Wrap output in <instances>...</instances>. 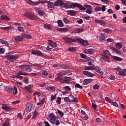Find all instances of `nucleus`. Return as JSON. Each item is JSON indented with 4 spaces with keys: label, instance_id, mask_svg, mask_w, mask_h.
Returning a JSON list of instances; mask_svg holds the SVG:
<instances>
[{
    "label": "nucleus",
    "instance_id": "obj_26",
    "mask_svg": "<svg viewBox=\"0 0 126 126\" xmlns=\"http://www.w3.org/2000/svg\"><path fill=\"white\" fill-rule=\"evenodd\" d=\"M31 65L27 64V66L26 67L25 71H28L30 72V71H32V68H31Z\"/></svg>",
    "mask_w": 126,
    "mask_h": 126
},
{
    "label": "nucleus",
    "instance_id": "obj_31",
    "mask_svg": "<svg viewBox=\"0 0 126 126\" xmlns=\"http://www.w3.org/2000/svg\"><path fill=\"white\" fill-rule=\"evenodd\" d=\"M44 28H46V29H48V30H51L52 29V27L51 26V25L49 24H45L44 25Z\"/></svg>",
    "mask_w": 126,
    "mask_h": 126
},
{
    "label": "nucleus",
    "instance_id": "obj_16",
    "mask_svg": "<svg viewBox=\"0 0 126 126\" xmlns=\"http://www.w3.org/2000/svg\"><path fill=\"white\" fill-rule=\"evenodd\" d=\"M93 81V80L91 79H86L84 80L83 84V85H87L89 83H91Z\"/></svg>",
    "mask_w": 126,
    "mask_h": 126
},
{
    "label": "nucleus",
    "instance_id": "obj_61",
    "mask_svg": "<svg viewBox=\"0 0 126 126\" xmlns=\"http://www.w3.org/2000/svg\"><path fill=\"white\" fill-rule=\"evenodd\" d=\"M86 70H90V69H93V66H87L85 67Z\"/></svg>",
    "mask_w": 126,
    "mask_h": 126
},
{
    "label": "nucleus",
    "instance_id": "obj_2",
    "mask_svg": "<svg viewBox=\"0 0 126 126\" xmlns=\"http://www.w3.org/2000/svg\"><path fill=\"white\" fill-rule=\"evenodd\" d=\"M23 15L26 16V17H28V18H29L30 19H32V20H38L37 16L31 13V12L27 11L24 14H23Z\"/></svg>",
    "mask_w": 126,
    "mask_h": 126
},
{
    "label": "nucleus",
    "instance_id": "obj_24",
    "mask_svg": "<svg viewBox=\"0 0 126 126\" xmlns=\"http://www.w3.org/2000/svg\"><path fill=\"white\" fill-rule=\"evenodd\" d=\"M79 6V3H71L70 8H75V7H78Z\"/></svg>",
    "mask_w": 126,
    "mask_h": 126
},
{
    "label": "nucleus",
    "instance_id": "obj_30",
    "mask_svg": "<svg viewBox=\"0 0 126 126\" xmlns=\"http://www.w3.org/2000/svg\"><path fill=\"white\" fill-rule=\"evenodd\" d=\"M53 43H49V46L47 47L46 50L50 51L52 50V49H53Z\"/></svg>",
    "mask_w": 126,
    "mask_h": 126
},
{
    "label": "nucleus",
    "instance_id": "obj_39",
    "mask_svg": "<svg viewBox=\"0 0 126 126\" xmlns=\"http://www.w3.org/2000/svg\"><path fill=\"white\" fill-rule=\"evenodd\" d=\"M76 41L80 44H82V42H83V39L82 38H77L75 39V42Z\"/></svg>",
    "mask_w": 126,
    "mask_h": 126
},
{
    "label": "nucleus",
    "instance_id": "obj_57",
    "mask_svg": "<svg viewBox=\"0 0 126 126\" xmlns=\"http://www.w3.org/2000/svg\"><path fill=\"white\" fill-rule=\"evenodd\" d=\"M105 99L106 100V101H107V102H108V103H112V100H111L110 98H109V97L106 96L105 97Z\"/></svg>",
    "mask_w": 126,
    "mask_h": 126
},
{
    "label": "nucleus",
    "instance_id": "obj_44",
    "mask_svg": "<svg viewBox=\"0 0 126 126\" xmlns=\"http://www.w3.org/2000/svg\"><path fill=\"white\" fill-rule=\"evenodd\" d=\"M70 96L72 97V98H73V100H72V102H74V103H77V102H78L76 97H74V96L72 95V94H70Z\"/></svg>",
    "mask_w": 126,
    "mask_h": 126
},
{
    "label": "nucleus",
    "instance_id": "obj_21",
    "mask_svg": "<svg viewBox=\"0 0 126 126\" xmlns=\"http://www.w3.org/2000/svg\"><path fill=\"white\" fill-rule=\"evenodd\" d=\"M36 12H38L39 15H41V16L45 15V12H44V11H42V10L39 8L36 9Z\"/></svg>",
    "mask_w": 126,
    "mask_h": 126
},
{
    "label": "nucleus",
    "instance_id": "obj_64",
    "mask_svg": "<svg viewBox=\"0 0 126 126\" xmlns=\"http://www.w3.org/2000/svg\"><path fill=\"white\" fill-rule=\"evenodd\" d=\"M9 126V123H8V122L6 121L5 122H4L2 126Z\"/></svg>",
    "mask_w": 126,
    "mask_h": 126
},
{
    "label": "nucleus",
    "instance_id": "obj_54",
    "mask_svg": "<svg viewBox=\"0 0 126 126\" xmlns=\"http://www.w3.org/2000/svg\"><path fill=\"white\" fill-rule=\"evenodd\" d=\"M64 5V6H65V8H70V6H71V4H67V3H64L63 4Z\"/></svg>",
    "mask_w": 126,
    "mask_h": 126
},
{
    "label": "nucleus",
    "instance_id": "obj_17",
    "mask_svg": "<svg viewBox=\"0 0 126 126\" xmlns=\"http://www.w3.org/2000/svg\"><path fill=\"white\" fill-rule=\"evenodd\" d=\"M24 37L22 36H17L15 38V40L16 42H22L24 40Z\"/></svg>",
    "mask_w": 126,
    "mask_h": 126
},
{
    "label": "nucleus",
    "instance_id": "obj_9",
    "mask_svg": "<svg viewBox=\"0 0 126 126\" xmlns=\"http://www.w3.org/2000/svg\"><path fill=\"white\" fill-rule=\"evenodd\" d=\"M8 92L11 94H13L14 95H16L17 94V88L16 87H14L13 89H8Z\"/></svg>",
    "mask_w": 126,
    "mask_h": 126
},
{
    "label": "nucleus",
    "instance_id": "obj_38",
    "mask_svg": "<svg viewBox=\"0 0 126 126\" xmlns=\"http://www.w3.org/2000/svg\"><path fill=\"white\" fill-rule=\"evenodd\" d=\"M32 119H35V118H36V117H37V115H38V112H37V111H33L32 112Z\"/></svg>",
    "mask_w": 126,
    "mask_h": 126
},
{
    "label": "nucleus",
    "instance_id": "obj_10",
    "mask_svg": "<svg viewBox=\"0 0 126 126\" xmlns=\"http://www.w3.org/2000/svg\"><path fill=\"white\" fill-rule=\"evenodd\" d=\"M94 22L95 23H97V24H99V25H101L102 26H105L107 25V23L105 22V21H103V20H98V19H95L94 20Z\"/></svg>",
    "mask_w": 126,
    "mask_h": 126
},
{
    "label": "nucleus",
    "instance_id": "obj_53",
    "mask_svg": "<svg viewBox=\"0 0 126 126\" xmlns=\"http://www.w3.org/2000/svg\"><path fill=\"white\" fill-rule=\"evenodd\" d=\"M18 30L19 32H22V31H24V29L23 27L20 26L18 27Z\"/></svg>",
    "mask_w": 126,
    "mask_h": 126
},
{
    "label": "nucleus",
    "instance_id": "obj_45",
    "mask_svg": "<svg viewBox=\"0 0 126 126\" xmlns=\"http://www.w3.org/2000/svg\"><path fill=\"white\" fill-rule=\"evenodd\" d=\"M89 44L88 43V42L87 41L83 39V42L82 43V45H83V46H88Z\"/></svg>",
    "mask_w": 126,
    "mask_h": 126
},
{
    "label": "nucleus",
    "instance_id": "obj_41",
    "mask_svg": "<svg viewBox=\"0 0 126 126\" xmlns=\"http://www.w3.org/2000/svg\"><path fill=\"white\" fill-rule=\"evenodd\" d=\"M68 80H67V79H63V80L62 81L61 83H65L66 84H69V83H70V82H69Z\"/></svg>",
    "mask_w": 126,
    "mask_h": 126
},
{
    "label": "nucleus",
    "instance_id": "obj_3",
    "mask_svg": "<svg viewBox=\"0 0 126 126\" xmlns=\"http://www.w3.org/2000/svg\"><path fill=\"white\" fill-rule=\"evenodd\" d=\"M49 121L52 125H55L56 123V121H57V117L55 114L51 113L48 115Z\"/></svg>",
    "mask_w": 126,
    "mask_h": 126
},
{
    "label": "nucleus",
    "instance_id": "obj_63",
    "mask_svg": "<svg viewBox=\"0 0 126 126\" xmlns=\"http://www.w3.org/2000/svg\"><path fill=\"white\" fill-rule=\"evenodd\" d=\"M5 51V49L3 48H0V54H4V52Z\"/></svg>",
    "mask_w": 126,
    "mask_h": 126
},
{
    "label": "nucleus",
    "instance_id": "obj_37",
    "mask_svg": "<svg viewBox=\"0 0 126 126\" xmlns=\"http://www.w3.org/2000/svg\"><path fill=\"white\" fill-rule=\"evenodd\" d=\"M115 47L117 49H122L123 48V45L120 43H117L116 44Z\"/></svg>",
    "mask_w": 126,
    "mask_h": 126
},
{
    "label": "nucleus",
    "instance_id": "obj_7",
    "mask_svg": "<svg viewBox=\"0 0 126 126\" xmlns=\"http://www.w3.org/2000/svg\"><path fill=\"white\" fill-rule=\"evenodd\" d=\"M84 6L86 7L87 10H86V12L88 13L89 14H91L93 11H92V6L91 5L84 4Z\"/></svg>",
    "mask_w": 126,
    "mask_h": 126
},
{
    "label": "nucleus",
    "instance_id": "obj_28",
    "mask_svg": "<svg viewBox=\"0 0 126 126\" xmlns=\"http://www.w3.org/2000/svg\"><path fill=\"white\" fill-rule=\"evenodd\" d=\"M112 58L115 61H117V62H122L123 61V59L117 56H113Z\"/></svg>",
    "mask_w": 126,
    "mask_h": 126
},
{
    "label": "nucleus",
    "instance_id": "obj_55",
    "mask_svg": "<svg viewBox=\"0 0 126 126\" xmlns=\"http://www.w3.org/2000/svg\"><path fill=\"white\" fill-rule=\"evenodd\" d=\"M32 88V85H29L28 86H26L24 88L25 89H26L27 90H29V89H31Z\"/></svg>",
    "mask_w": 126,
    "mask_h": 126
},
{
    "label": "nucleus",
    "instance_id": "obj_5",
    "mask_svg": "<svg viewBox=\"0 0 126 126\" xmlns=\"http://www.w3.org/2000/svg\"><path fill=\"white\" fill-rule=\"evenodd\" d=\"M33 109H34V107H33V102L30 101L26 105V111L27 113H30V112H31Z\"/></svg>",
    "mask_w": 126,
    "mask_h": 126
},
{
    "label": "nucleus",
    "instance_id": "obj_52",
    "mask_svg": "<svg viewBox=\"0 0 126 126\" xmlns=\"http://www.w3.org/2000/svg\"><path fill=\"white\" fill-rule=\"evenodd\" d=\"M82 119L83 120H87V119H88V116H87V114H85V115H82Z\"/></svg>",
    "mask_w": 126,
    "mask_h": 126
},
{
    "label": "nucleus",
    "instance_id": "obj_47",
    "mask_svg": "<svg viewBox=\"0 0 126 126\" xmlns=\"http://www.w3.org/2000/svg\"><path fill=\"white\" fill-rule=\"evenodd\" d=\"M119 75H121V76H126V72L123 71H120L119 72Z\"/></svg>",
    "mask_w": 126,
    "mask_h": 126
},
{
    "label": "nucleus",
    "instance_id": "obj_23",
    "mask_svg": "<svg viewBox=\"0 0 126 126\" xmlns=\"http://www.w3.org/2000/svg\"><path fill=\"white\" fill-rule=\"evenodd\" d=\"M93 50L92 49H86L84 50L85 54H89L91 55V54H93Z\"/></svg>",
    "mask_w": 126,
    "mask_h": 126
},
{
    "label": "nucleus",
    "instance_id": "obj_35",
    "mask_svg": "<svg viewBox=\"0 0 126 126\" xmlns=\"http://www.w3.org/2000/svg\"><path fill=\"white\" fill-rule=\"evenodd\" d=\"M78 8H79V9H80V10H86V7H84L82 5L80 4H79V6L78 7Z\"/></svg>",
    "mask_w": 126,
    "mask_h": 126
},
{
    "label": "nucleus",
    "instance_id": "obj_25",
    "mask_svg": "<svg viewBox=\"0 0 126 126\" xmlns=\"http://www.w3.org/2000/svg\"><path fill=\"white\" fill-rule=\"evenodd\" d=\"M22 36L24 37V38H27V39H31V38H32L31 35L26 33H22Z\"/></svg>",
    "mask_w": 126,
    "mask_h": 126
},
{
    "label": "nucleus",
    "instance_id": "obj_19",
    "mask_svg": "<svg viewBox=\"0 0 126 126\" xmlns=\"http://www.w3.org/2000/svg\"><path fill=\"white\" fill-rule=\"evenodd\" d=\"M57 31L59 32H67L68 29L67 28H57Z\"/></svg>",
    "mask_w": 126,
    "mask_h": 126
},
{
    "label": "nucleus",
    "instance_id": "obj_36",
    "mask_svg": "<svg viewBox=\"0 0 126 126\" xmlns=\"http://www.w3.org/2000/svg\"><path fill=\"white\" fill-rule=\"evenodd\" d=\"M64 101L66 103H67V102H69V103H72V100H70L68 97H65L64 98Z\"/></svg>",
    "mask_w": 126,
    "mask_h": 126
},
{
    "label": "nucleus",
    "instance_id": "obj_27",
    "mask_svg": "<svg viewBox=\"0 0 126 126\" xmlns=\"http://www.w3.org/2000/svg\"><path fill=\"white\" fill-rule=\"evenodd\" d=\"M0 19H1V20H10V19H9V18H8V17H7V16L6 15H1L0 17Z\"/></svg>",
    "mask_w": 126,
    "mask_h": 126
},
{
    "label": "nucleus",
    "instance_id": "obj_20",
    "mask_svg": "<svg viewBox=\"0 0 126 126\" xmlns=\"http://www.w3.org/2000/svg\"><path fill=\"white\" fill-rule=\"evenodd\" d=\"M111 50H112L116 54H118V55H121L122 52L119 50V49L115 48V47H110Z\"/></svg>",
    "mask_w": 126,
    "mask_h": 126
},
{
    "label": "nucleus",
    "instance_id": "obj_8",
    "mask_svg": "<svg viewBox=\"0 0 126 126\" xmlns=\"http://www.w3.org/2000/svg\"><path fill=\"white\" fill-rule=\"evenodd\" d=\"M63 40L66 41V44H70V43H71V42L75 43V38H71L70 37H63Z\"/></svg>",
    "mask_w": 126,
    "mask_h": 126
},
{
    "label": "nucleus",
    "instance_id": "obj_29",
    "mask_svg": "<svg viewBox=\"0 0 126 126\" xmlns=\"http://www.w3.org/2000/svg\"><path fill=\"white\" fill-rule=\"evenodd\" d=\"M67 12L69 15H71L72 16H74L76 14L75 12L72 10H68L67 11Z\"/></svg>",
    "mask_w": 126,
    "mask_h": 126
},
{
    "label": "nucleus",
    "instance_id": "obj_4",
    "mask_svg": "<svg viewBox=\"0 0 126 126\" xmlns=\"http://www.w3.org/2000/svg\"><path fill=\"white\" fill-rule=\"evenodd\" d=\"M5 57L7 58V60L11 63H14L17 59H18V57L15 55H11L9 54H7Z\"/></svg>",
    "mask_w": 126,
    "mask_h": 126
},
{
    "label": "nucleus",
    "instance_id": "obj_13",
    "mask_svg": "<svg viewBox=\"0 0 126 126\" xmlns=\"http://www.w3.org/2000/svg\"><path fill=\"white\" fill-rule=\"evenodd\" d=\"M63 74H62V73H59L57 77L55 78V80H56V81H61L62 83V80H63Z\"/></svg>",
    "mask_w": 126,
    "mask_h": 126
},
{
    "label": "nucleus",
    "instance_id": "obj_43",
    "mask_svg": "<svg viewBox=\"0 0 126 126\" xmlns=\"http://www.w3.org/2000/svg\"><path fill=\"white\" fill-rule=\"evenodd\" d=\"M68 50L69 52H76V49L74 47H69Z\"/></svg>",
    "mask_w": 126,
    "mask_h": 126
},
{
    "label": "nucleus",
    "instance_id": "obj_59",
    "mask_svg": "<svg viewBox=\"0 0 126 126\" xmlns=\"http://www.w3.org/2000/svg\"><path fill=\"white\" fill-rule=\"evenodd\" d=\"M57 111H58V114H59V115L60 116H61V117H63V116L64 115V114H63V112H62L61 110H59V109H57Z\"/></svg>",
    "mask_w": 126,
    "mask_h": 126
},
{
    "label": "nucleus",
    "instance_id": "obj_1",
    "mask_svg": "<svg viewBox=\"0 0 126 126\" xmlns=\"http://www.w3.org/2000/svg\"><path fill=\"white\" fill-rule=\"evenodd\" d=\"M104 55H102L101 57L100 58V60L102 59L104 61H106L108 63H110V57L109 56H111V53L108 50H105L103 51Z\"/></svg>",
    "mask_w": 126,
    "mask_h": 126
},
{
    "label": "nucleus",
    "instance_id": "obj_49",
    "mask_svg": "<svg viewBox=\"0 0 126 126\" xmlns=\"http://www.w3.org/2000/svg\"><path fill=\"white\" fill-rule=\"evenodd\" d=\"M94 11H95L96 12H97V11H101V7L100 6H96L94 9Z\"/></svg>",
    "mask_w": 126,
    "mask_h": 126
},
{
    "label": "nucleus",
    "instance_id": "obj_6",
    "mask_svg": "<svg viewBox=\"0 0 126 126\" xmlns=\"http://www.w3.org/2000/svg\"><path fill=\"white\" fill-rule=\"evenodd\" d=\"M28 4H30V5H39L40 4V2H44L46 3L47 2V1H42L40 0V1H37V2H34L31 0H27Z\"/></svg>",
    "mask_w": 126,
    "mask_h": 126
},
{
    "label": "nucleus",
    "instance_id": "obj_11",
    "mask_svg": "<svg viewBox=\"0 0 126 126\" xmlns=\"http://www.w3.org/2000/svg\"><path fill=\"white\" fill-rule=\"evenodd\" d=\"M31 54L32 55H36L37 56H39V57H43V53L41 51L37 50H32L31 52Z\"/></svg>",
    "mask_w": 126,
    "mask_h": 126
},
{
    "label": "nucleus",
    "instance_id": "obj_34",
    "mask_svg": "<svg viewBox=\"0 0 126 126\" xmlns=\"http://www.w3.org/2000/svg\"><path fill=\"white\" fill-rule=\"evenodd\" d=\"M103 32H105V33H108V34H110V33H112V30L109 28L103 29Z\"/></svg>",
    "mask_w": 126,
    "mask_h": 126
},
{
    "label": "nucleus",
    "instance_id": "obj_62",
    "mask_svg": "<svg viewBox=\"0 0 126 126\" xmlns=\"http://www.w3.org/2000/svg\"><path fill=\"white\" fill-rule=\"evenodd\" d=\"M15 77H16L17 78H19L21 80L23 78V76H21V75H17L15 76Z\"/></svg>",
    "mask_w": 126,
    "mask_h": 126
},
{
    "label": "nucleus",
    "instance_id": "obj_32",
    "mask_svg": "<svg viewBox=\"0 0 126 126\" xmlns=\"http://www.w3.org/2000/svg\"><path fill=\"white\" fill-rule=\"evenodd\" d=\"M58 24L59 27H63V21L59 20L58 21Z\"/></svg>",
    "mask_w": 126,
    "mask_h": 126
},
{
    "label": "nucleus",
    "instance_id": "obj_15",
    "mask_svg": "<svg viewBox=\"0 0 126 126\" xmlns=\"http://www.w3.org/2000/svg\"><path fill=\"white\" fill-rule=\"evenodd\" d=\"M63 4L64 3L61 0H57L54 2L55 6H62Z\"/></svg>",
    "mask_w": 126,
    "mask_h": 126
},
{
    "label": "nucleus",
    "instance_id": "obj_22",
    "mask_svg": "<svg viewBox=\"0 0 126 126\" xmlns=\"http://www.w3.org/2000/svg\"><path fill=\"white\" fill-rule=\"evenodd\" d=\"M16 74L18 75H28V73L25 71L20 70L16 73Z\"/></svg>",
    "mask_w": 126,
    "mask_h": 126
},
{
    "label": "nucleus",
    "instance_id": "obj_42",
    "mask_svg": "<svg viewBox=\"0 0 126 126\" xmlns=\"http://www.w3.org/2000/svg\"><path fill=\"white\" fill-rule=\"evenodd\" d=\"M0 29H1V30H4V31H5V30L8 31V30H10V27H1Z\"/></svg>",
    "mask_w": 126,
    "mask_h": 126
},
{
    "label": "nucleus",
    "instance_id": "obj_40",
    "mask_svg": "<svg viewBox=\"0 0 126 126\" xmlns=\"http://www.w3.org/2000/svg\"><path fill=\"white\" fill-rule=\"evenodd\" d=\"M26 66H27V64H24V65H20L19 66V68H21V69H23V70H24V69H26Z\"/></svg>",
    "mask_w": 126,
    "mask_h": 126
},
{
    "label": "nucleus",
    "instance_id": "obj_60",
    "mask_svg": "<svg viewBox=\"0 0 126 126\" xmlns=\"http://www.w3.org/2000/svg\"><path fill=\"white\" fill-rule=\"evenodd\" d=\"M46 99L45 98H42V100H39V102L41 103V105H43L45 103Z\"/></svg>",
    "mask_w": 126,
    "mask_h": 126
},
{
    "label": "nucleus",
    "instance_id": "obj_46",
    "mask_svg": "<svg viewBox=\"0 0 126 126\" xmlns=\"http://www.w3.org/2000/svg\"><path fill=\"white\" fill-rule=\"evenodd\" d=\"M93 88L94 89V90H98V89L100 88V86H99L98 84H95L93 86Z\"/></svg>",
    "mask_w": 126,
    "mask_h": 126
},
{
    "label": "nucleus",
    "instance_id": "obj_18",
    "mask_svg": "<svg viewBox=\"0 0 126 126\" xmlns=\"http://www.w3.org/2000/svg\"><path fill=\"white\" fill-rule=\"evenodd\" d=\"M48 7L49 9H50L51 10H53V9L55 8V5H54V3H53V2L49 1L48 2Z\"/></svg>",
    "mask_w": 126,
    "mask_h": 126
},
{
    "label": "nucleus",
    "instance_id": "obj_56",
    "mask_svg": "<svg viewBox=\"0 0 126 126\" xmlns=\"http://www.w3.org/2000/svg\"><path fill=\"white\" fill-rule=\"evenodd\" d=\"M75 87L76 88H79L80 89H82V86H80L79 84H76L75 85Z\"/></svg>",
    "mask_w": 126,
    "mask_h": 126
},
{
    "label": "nucleus",
    "instance_id": "obj_12",
    "mask_svg": "<svg viewBox=\"0 0 126 126\" xmlns=\"http://www.w3.org/2000/svg\"><path fill=\"white\" fill-rule=\"evenodd\" d=\"M2 109L4 110L6 112H10V111H11V108L6 104H3L2 105Z\"/></svg>",
    "mask_w": 126,
    "mask_h": 126
},
{
    "label": "nucleus",
    "instance_id": "obj_48",
    "mask_svg": "<svg viewBox=\"0 0 126 126\" xmlns=\"http://www.w3.org/2000/svg\"><path fill=\"white\" fill-rule=\"evenodd\" d=\"M47 90H48V91H54L55 88L53 87L49 86V87H47Z\"/></svg>",
    "mask_w": 126,
    "mask_h": 126
},
{
    "label": "nucleus",
    "instance_id": "obj_58",
    "mask_svg": "<svg viewBox=\"0 0 126 126\" xmlns=\"http://www.w3.org/2000/svg\"><path fill=\"white\" fill-rule=\"evenodd\" d=\"M41 73L43 75H48V72L47 71L45 70H43L41 71Z\"/></svg>",
    "mask_w": 126,
    "mask_h": 126
},
{
    "label": "nucleus",
    "instance_id": "obj_51",
    "mask_svg": "<svg viewBox=\"0 0 126 126\" xmlns=\"http://www.w3.org/2000/svg\"><path fill=\"white\" fill-rule=\"evenodd\" d=\"M64 90H67V91H71V88L69 87L68 86H65L64 87Z\"/></svg>",
    "mask_w": 126,
    "mask_h": 126
},
{
    "label": "nucleus",
    "instance_id": "obj_33",
    "mask_svg": "<svg viewBox=\"0 0 126 126\" xmlns=\"http://www.w3.org/2000/svg\"><path fill=\"white\" fill-rule=\"evenodd\" d=\"M75 33H82L83 32V29L81 28H77L74 31Z\"/></svg>",
    "mask_w": 126,
    "mask_h": 126
},
{
    "label": "nucleus",
    "instance_id": "obj_14",
    "mask_svg": "<svg viewBox=\"0 0 126 126\" xmlns=\"http://www.w3.org/2000/svg\"><path fill=\"white\" fill-rule=\"evenodd\" d=\"M83 74H84L85 75H86L88 77H93V76H94V74L86 70L83 71Z\"/></svg>",
    "mask_w": 126,
    "mask_h": 126
},
{
    "label": "nucleus",
    "instance_id": "obj_50",
    "mask_svg": "<svg viewBox=\"0 0 126 126\" xmlns=\"http://www.w3.org/2000/svg\"><path fill=\"white\" fill-rule=\"evenodd\" d=\"M61 102H62V98H61V97H58L56 103H58L59 105H61Z\"/></svg>",
    "mask_w": 126,
    "mask_h": 126
}]
</instances>
